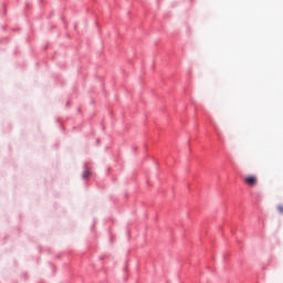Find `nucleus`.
<instances>
[{
  "instance_id": "nucleus-1",
  "label": "nucleus",
  "mask_w": 283,
  "mask_h": 283,
  "mask_svg": "<svg viewBox=\"0 0 283 283\" xmlns=\"http://www.w3.org/2000/svg\"><path fill=\"white\" fill-rule=\"evenodd\" d=\"M244 182L249 187H255L258 185V177L255 175H249L244 177Z\"/></svg>"
},
{
  "instance_id": "nucleus-2",
  "label": "nucleus",
  "mask_w": 283,
  "mask_h": 283,
  "mask_svg": "<svg viewBox=\"0 0 283 283\" xmlns=\"http://www.w3.org/2000/svg\"><path fill=\"white\" fill-rule=\"evenodd\" d=\"M90 176H92V171H90V169L84 170L82 174V178L84 179L90 178Z\"/></svg>"
},
{
  "instance_id": "nucleus-3",
  "label": "nucleus",
  "mask_w": 283,
  "mask_h": 283,
  "mask_svg": "<svg viewBox=\"0 0 283 283\" xmlns=\"http://www.w3.org/2000/svg\"><path fill=\"white\" fill-rule=\"evenodd\" d=\"M277 211L283 216V205L277 206Z\"/></svg>"
}]
</instances>
